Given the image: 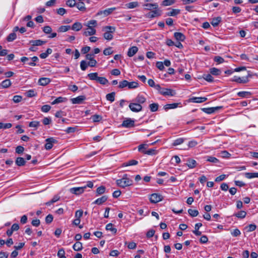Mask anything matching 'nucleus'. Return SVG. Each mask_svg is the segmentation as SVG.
I'll use <instances>...</instances> for the list:
<instances>
[{
    "label": "nucleus",
    "instance_id": "f257e3e1",
    "mask_svg": "<svg viewBox=\"0 0 258 258\" xmlns=\"http://www.w3.org/2000/svg\"><path fill=\"white\" fill-rule=\"evenodd\" d=\"M84 26L87 28L83 31V35L85 36H93L96 33V27L97 26V22L95 20H91L84 24Z\"/></svg>",
    "mask_w": 258,
    "mask_h": 258
},
{
    "label": "nucleus",
    "instance_id": "f03ea898",
    "mask_svg": "<svg viewBox=\"0 0 258 258\" xmlns=\"http://www.w3.org/2000/svg\"><path fill=\"white\" fill-rule=\"evenodd\" d=\"M117 185L122 188L131 186L133 184V180H131L127 174H124L121 179L116 181Z\"/></svg>",
    "mask_w": 258,
    "mask_h": 258
},
{
    "label": "nucleus",
    "instance_id": "7ed1b4c3",
    "mask_svg": "<svg viewBox=\"0 0 258 258\" xmlns=\"http://www.w3.org/2000/svg\"><path fill=\"white\" fill-rule=\"evenodd\" d=\"M115 27L113 26H107L103 28V31L105 32L103 34V38L108 41L112 40L113 38V34L115 31Z\"/></svg>",
    "mask_w": 258,
    "mask_h": 258
},
{
    "label": "nucleus",
    "instance_id": "20e7f679",
    "mask_svg": "<svg viewBox=\"0 0 258 258\" xmlns=\"http://www.w3.org/2000/svg\"><path fill=\"white\" fill-rule=\"evenodd\" d=\"M156 89L160 94L164 96H173L175 94V92L173 90L162 88L159 84L156 85Z\"/></svg>",
    "mask_w": 258,
    "mask_h": 258
},
{
    "label": "nucleus",
    "instance_id": "39448f33",
    "mask_svg": "<svg viewBox=\"0 0 258 258\" xmlns=\"http://www.w3.org/2000/svg\"><path fill=\"white\" fill-rule=\"evenodd\" d=\"M21 61L24 63H27L28 65L32 67L36 66V62L38 61V58L37 56H33L31 58H28L26 56L22 57L20 59Z\"/></svg>",
    "mask_w": 258,
    "mask_h": 258
},
{
    "label": "nucleus",
    "instance_id": "423d86ee",
    "mask_svg": "<svg viewBox=\"0 0 258 258\" xmlns=\"http://www.w3.org/2000/svg\"><path fill=\"white\" fill-rule=\"evenodd\" d=\"M250 77H251V75L249 74H248L247 76L243 77L234 76L231 79V81L238 83L245 84L247 83L249 81L248 78Z\"/></svg>",
    "mask_w": 258,
    "mask_h": 258
},
{
    "label": "nucleus",
    "instance_id": "0eeeda50",
    "mask_svg": "<svg viewBox=\"0 0 258 258\" xmlns=\"http://www.w3.org/2000/svg\"><path fill=\"white\" fill-rule=\"evenodd\" d=\"M131 110L134 112H139L142 110L141 104L137 102H131L128 106Z\"/></svg>",
    "mask_w": 258,
    "mask_h": 258
},
{
    "label": "nucleus",
    "instance_id": "6e6552de",
    "mask_svg": "<svg viewBox=\"0 0 258 258\" xmlns=\"http://www.w3.org/2000/svg\"><path fill=\"white\" fill-rule=\"evenodd\" d=\"M86 188V186L74 187L70 188L69 191L73 194L79 195L83 194Z\"/></svg>",
    "mask_w": 258,
    "mask_h": 258
},
{
    "label": "nucleus",
    "instance_id": "1a4fd4ad",
    "mask_svg": "<svg viewBox=\"0 0 258 258\" xmlns=\"http://www.w3.org/2000/svg\"><path fill=\"white\" fill-rule=\"evenodd\" d=\"M45 141V148L47 150H50L53 145L56 143V140L53 138H47L46 139Z\"/></svg>",
    "mask_w": 258,
    "mask_h": 258
},
{
    "label": "nucleus",
    "instance_id": "9d476101",
    "mask_svg": "<svg viewBox=\"0 0 258 258\" xmlns=\"http://www.w3.org/2000/svg\"><path fill=\"white\" fill-rule=\"evenodd\" d=\"M162 196L158 194H153L151 195L149 199L152 203H157L162 201Z\"/></svg>",
    "mask_w": 258,
    "mask_h": 258
},
{
    "label": "nucleus",
    "instance_id": "9b49d317",
    "mask_svg": "<svg viewBox=\"0 0 258 258\" xmlns=\"http://www.w3.org/2000/svg\"><path fill=\"white\" fill-rule=\"evenodd\" d=\"M161 15V11L158 8L155 9L151 12L147 14V17L149 18H153L154 17H158Z\"/></svg>",
    "mask_w": 258,
    "mask_h": 258
},
{
    "label": "nucleus",
    "instance_id": "f8f14e48",
    "mask_svg": "<svg viewBox=\"0 0 258 258\" xmlns=\"http://www.w3.org/2000/svg\"><path fill=\"white\" fill-rule=\"evenodd\" d=\"M85 99H86V97L84 95H81V96H79L76 98H72L71 99V101L74 104H81Z\"/></svg>",
    "mask_w": 258,
    "mask_h": 258
},
{
    "label": "nucleus",
    "instance_id": "ddd939ff",
    "mask_svg": "<svg viewBox=\"0 0 258 258\" xmlns=\"http://www.w3.org/2000/svg\"><path fill=\"white\" fill-rule=\"evenodd\" d=\"M222 108V106H217V107H214L203 108H202V110L204 112H205L207 114H212Z\"/></svg>",
    "mask_w": 258,
    "mask_h": 258
},
{
    "label": "nucleus",
    "instance_id": "4468645a",
    "mask_svg": "<svg viewBox=\"0 0 258 258\" xmlns=\"http://www.w3.org/2000/svg\"><path fill=\"white\" fill-rule=\"evenodd\" d=\"M143 7L145 10L152 11L154 10L155 9L158 8V5L157 3H145L143 5Z\"/></svg>",
    "mask_w": 258,
    "mask_h": 258
},
{
    "label": "nucleus",
    "instance_id": "2eb2a0df",
    "mask_svg": "<svg viewBox=\"0 0 258 258\" xmlns=\"http://www.w3.org/2000/svg\"><path fill=\"white\" fill-rule=\"evenodd\" d=\"M51 82L50 79L48 78H40L38 81V83L39 85L45 86L48 84H49Z\"/></svg>",
    "mask_w": 258,
    "mask_h": 258
},
{
    "label": "nucleus",
    "instance_id": "dca6fc26",
    "mask_svg": "<svg viewBox=\"0 0 258 258\" xmlns=\"http://www.w3.org/2000/svg\"><path fill=\"white\" fill-rule=\"evenodd\" d=\"M181 105L180 103H173L171 104H167L164 106V109L165 110H168L169 109H175L179 106V105Z\"/></svg>",
    "mask_w": 258,
    "mask_h": 258
},
{
    "label": "nucleus",
    "instance_id": "f3484780",
    "mask_svg": "<svg viewBox=\"0 0 258 258\" xmlns=\"http://www.w3.org/2000/svg\"><path fill=\"white\" fill-rule=\"evenodd\" d=\"M138 51V48L137 46H132L130 47L127 51V56L129 57L133 56Z\"/></svg>",
    "mask_w": 258,
    "mask_h": 258
},
{
    "label": "nucleus",
    "instance_id": "a211bd4d",
    "mask_svg": "<svg viewBox=\"0 0 258 258\" xmlns=\"http://www.w3.org/2000/svg\"><path fill=\"white\" fill-rule=\"evenodd\" d=\"M82 27L83 25L81 23L76 22L73 24L72 27H71V29L74 31H79L82 29Z\"/></svg>",
    "mask_w": 258,
    "mask_h": 258
},
{
    "label": "nucleus",
    "instance_id": "6ab92c4d",
    "mask_svg": "<svg viewBox=\"0 0 258 258\" xmlns=\"http://www.w3.org/2000/svg\"><path fill=\"white\" fill-rule=\"evenodd\" d=\"M116 9V8L115 7L108 8L104 11L99 12L98 13V15L103 14L105 16H107V15H109L110 14L112 13L113 12V11H114Z\"/></svg>",
    "mask_w": 258,
    "mask_h": 258
},
{
    "label": "nucleus",
    "instance_id": "aec40b11",
    "mask_svg": "<svg viewBox=\"0 0 258 258\" xmlns=\"http://www.w3.org/2000/svg\"><path fill=\"white\" fill-rule=\"evenodd\" d=\"M134 121L131 119L124 120L122 123V126L125 127H129L134 126Z\"/></svg>",
    "mask_w": 258,
    "mask_h": 258
},
{
    "label": "nucleus",
    "instance_id": "412c9836",
    "mask_svg": "<svg viewBox=\"0 0 258 258\" xmlns=\"http://www.w3.org/2000/svg\"><path fill=\"white\" fill-rule=\"evenodd\" d=\"M139 3L137 1L130 2L125 5V8L132 9L139 6Z\"/></svg>",
    "mask_w": 258,
    "mask_h": 258
},
{
    "label": "nucleus",
    "instance_id": "4be33fe9",
    "mask_svg": "<svg viewBox=\"0 0 258 258\" xmlns=\"http://www.w3.org/2000/svg\"><path fill=\"white\" fill-rule=\"evenodd\" d=\"M108 199L107 196H103L101 197V198H98L96 199L94 202V204H97V205H101L104 202H105Z\"/></svg>",
    "mask_w": 258,
    "mask_h": 258
},
{
    "label": "nucleus",
    "instance_id": "5701e85b",
    "mask_svg": "<svg viewBox=\"0 0 258 258\" xmlns=\"http://www.w3.org/2000/svg\"><path fill=\"white\" fill-rule=\"evenodd\" d=\"M146 101V98L143 95L141 94H138L135 98V101L140 104L145 103Z\"/></svg>",
    "mask_w": 258,
    "mask_h": 258
},
{
    "label": "nucleus",
    "instance_id": "b1692460",
    "mask_svg": "<svg viewBox=\"0 0 258 258\" xmlns=\"http://www.w3.org/2000/svg\"><path fill=\"white\" fill-rule=\"evenodd\" d=\"M139 86V84L137 81L128 82L127 88L129 89H136Z\"/></svg>",
    "mask_w": 258,
    "mask_h": 258
},
{
    "label": "nucleus",
    "instance_id": "393cba45",
    "mask_svg": "<svg viewBox=\"0 0 258 258\" xmlns=\"http://www.w3.org/2000/svg\"><path fill=\"white\" fill-rule=\"evenodd\" d=\"M30 43L33 46H41L45 43V42L41 40H31Z\"/></svg>",
    "mask_w": 258,
    "mask_h": 258
},
{
    "label": "nucleus",
    "instance_id": "a878e982",
    "mask_svg": "<svg viewBox=\"0 0 258 258\" xmlns=\"http://www.w3.org/2000/svg\"><path fill=\"white\" fill-rule=\"evenodd\" d=\"M210 73L214 76H219L221 73V71L216 68H212L210 69Z\"/></svg>",
    "mask_w": 258,
    "mask_h": 258
},
{
    "label": "nucleus",
    "instance_id": "bb28decb",
    "mask_svg": "<svg viewBox=\"0 0 258 258\" xmlns=\"http://www.w3.org/2000/svg\"><path fill=\"white\" fill-rule=\"evenodd\" d=\"M70 29H71V26L70 25H62V26H60L58 28L57 31L58 32L62 33V32H66Z\"/></svg>",
    "mask_w": 258,
    "mask_h": 258
},
{
    "label": "nucleus",
    "instance_id": "cd10ccee",
    "mask_svg": "<svg viewBox=\"0 0 258 258\" xmlns=\"http://www.w3.org/2000/svg\"><path fill=\"white\" fill-rule=\"evenodd\" d=\"M246 178L251 179L253 178H258V172H246L244 174Z\"/></svg>",
    "mask_w": 258,
    "mask_h": 258
},
{
    "label": "nucleus",
    "instance_id": "c85d7f7f",
    "mask_svg": "<svg viewBox=\"0 0 258 258\" xmlns=\"http://www.w3.org/2000/svg\"><path fill=\"white\" fill-rule=\"evenodd\" d=\"M11 85V81L9 79H6L3 81L1 84L2 87L3 88H7L9 87Z\"/></svg>",
    "mask_w": 258,
    "mask_h": 258
},
{
    "label": "nucleus",
    "instance_id": "c756f323",
    "mask_svg": "<svg viewBox=\"0 0 258 258\" xmlns=\"http://www.w3.org/2000/svg\"><path fill=\"white\" fill-rule=\"evenodd\" d=\"M174 37L178 41H183L185 37L183 34L180 32H175L174 34Z\"/></svg>",
    "mask_w": 258,
    "mask_h": 258
},
{
    "label": "nucleus",
    "instance_id": "7c9ffc66",
    "mask_svg": "<svg viewBox=\"0 0 258 258\" xmlns=\"http://www.w3.org/2000/svg\"><path fill=\"white\" fill-rule=\"evenodd\" d=\"M221 21V18L220 17H218L212 19L211 23L214 27H216L219 24Z\"/></svg>",
    "mask_w": 258,
    "mask_h": 258
},
{
    "label": "nucleus",
    "instance_id": "2f4dec72",
    "mask_svg": "<svg viewBox=\"0 0 258 258\" xmlns=\"http://www.w3.org/2000/svg\"><path fill=\"white\" fill-rule=\"evenodd\" d=\"M88 77L91 80L97 81L99 77H98L97 73H92L88 74Z\"/></svg>",
    "mask_w": 258,
    "mask_h": 258
},
{
    "label": "nucleus",
    "instance_id": "473e14b6",
    "mask_svg": "<svg viewBox=\"0 0 258 258\" xmlns=\"http://www.w3.org/2000/svg\"><path fill=\"white\" fill-rule=\"evenodd\" d=\"M52 52V50L51 48H47L46 52L42 53L40 54V57L42 59L46 58L49 54Z\"/></svg>",
    "mask_w": 258,
    "mask_h": 258
},
{
    "label": "nucleus",
    "instance_id": "72a5a7b5",
    "mask_svg": "<svg viewBox=\"0 0 258 258\" xmlns=\"http://www.w3.org/2000/svg\"><path fill=\"white\" fill-rule=\"evenodd\" d=\"M246 215V212L244 211H240L237 213H235L233 216L240 219H243L245 217Z\"/></svg>",
    "mask_w": 258,
    "mask_h": 258
},
{
    "label": "nucleus",
    "instance_id": "f704fd0d",
    "mask_svg": "<svg viewBox=\"0 0 258 258\" xmlns=\"http://www.w3.org/2000/svg\"><path fill=\"white\" fill-rule=\"evenodd\" d=\"M83 248L82 243L80 242H76L73 245V249L75 251H80Z\"/></svg>",
    "mask_w": 258,
    "mask_h": 258
},
{
    "label": "nucleus",
    "instance_id": "c9c22d12",
    "mask_svg": "<svg viewBox=\"0 0 258 258\" xmlns=\"http://www.w3.org/2000/svg\"><path fill=\"white\" fill-rule=\"evenodd\" d=\"M212 74H204L203 76V78L208 82H213L214 81V78L212 76Z\"/></svg>",
    "mask_w": 258,
    "mask_h": 258
},
{
    "label": "nucleus",
    "instance_id": "e433bc0d",
    "mask_svg": "<svg viewBox=\"0 0 258 258\" xmlns=\"http://www.w3.org/2000/svg\"><path fill=\"white\" fill-rule=\"evenodd\" d=\"M67 100V99L66 98L58 97L57 98H56L54 101H53L51 102V104L52 105L56 104L59 103L65 102Z\"/></svg>",
    "mask_w": 258,
    "mask_h": 258
},
{
    "label": "nucleus",
    "instance_id": "4c0bfd02",
    "mask_svg": "<svg viewBox=\"0 0 258 258\" xmlns=\"http://www.w3.org/2000/svg\"><path fill=\"white\" fill-rule=\"evenodd\" d=\"M115 92H111L110 93L107 94L106 96V98L108 101L112 102L114 101L115 99Z\"/></svg>",
    "mask_w": 258,
    "mask_h": 258
},
{
    "label": "nucleus",
    "instance_id": "58836bf2",
    "mask_svg": "<svg viewBox=\"0 0 258 258\" xmlns=\"http://www.w3.org/2000/svg\"><path fill=\"white\" fill-rule=\"evenodd\" d=\"M16 164L19 166H23L25 164V161L22 157H18L16 160Z\"/></svg>",
    "mask_w": 258,
    "mask_h": 258
},
{
    "label": "nucleus",
    "instance_id": "ea45409f",
    "mask_svg": "<svg viewBox=\"0 0 258 258\" xmlns=\"http://www.w3.org/2000/svg\"><path fill=\"white\" fill-rule=\"evenodd\" d=\"M106 188L104 186H100L96 189V196L101 195L105 192Z\"/></svg>",
    "mask_w": 258,
    "mask_h": 258
},
{
    "label": "nucleus",
    "instance_id": "a19ab883",
    "mask_svg": "<svg viewBox=\"0 0 258 258\" xmlns=\"http://www.w3.org/2000/svg\"><path fill=\"white\" fill-rule=\"evenodd\" d=\"M251 93L248 91H240L237 93V95L239 97L244 98L251 95Z\"/></svg>",
    "mask_w": 258,
    "mask_h": 258
},
{
    "label": "nucleus",
    "instance_id": "79ce46f5",
    "mask_svg": "<svg viewBox=\"0 0 258 258\" xmlns=\"http://www.w3.org/2000/svg\"><path fill=\"white\" fill-rule=\"evenodd\" d=\"M138 162L135 160H131L123 164V166L126 167L128 166L136 165L138 164Z\"/></svg>",
    "mask_w": 258,
    "mask_h": 258
},
{
    "label": "nucleus",
    "instance_id": "37998d69",
    "mask_svg": "<svg viewBox=\"0 0 258 258\" xmlns=\"http://www.w3.org/2000/svg\"><path fill=\"white\" fill-rule=\"evenodd\" d=\"M17 38V35L15 32L10 33L7 38L8 42H12L15 40Z\"/></svg>",
    "mask_w": 258,
    "mask_h": 258
},
{
    "label": "nucleus",
    "instance_id": "c03bdc74",
    "mask_svg": "<svg viewBox=\"0 0 258 258\" xmlns=\"http://www.w3.org/2000/svg\"><path fill=\"white\" fill-rule=\"evenodd\" d=\"M180 13L178 9H171L170 11L167 13V15L169 16H175Z\"/></svg>",
    "mask_w": 258,
    "mask_h": 258
},
{
    "label": "nucleus",
    "instance_id": "a18cd8bd",
    "mask_svg": "<svg viewBox=\"0 0 258 258\" xmlns=\"http://www.w3.org/2000/svg\"><path fill=\"white\" fill-rule=\"evenodd\" d=\"M77 8L80 10L82 11H85L86 8L85 7V4L83 2H79L76 5Z\"/></svg>",
    "mask_w": 258,
    "mask_h": 258
},
{
    "label": "nucleus",
    "instance_id": "49530a36",
    "mask_svg": "<svg viewBox=\"0 0 258 258\" xmlns=\"http://www.w3.org/2000/svg\"><path fill=\"white\" fill-rule=\"evenodd\" d=\"M149 145L147 144H141L138 146V150L139 152H141L144 154H145V152H146V149L148 148Z\"/></svg>",
    "mask_w": 258,
    "mask_h": 258
},
{
    "label": "nucleus",
    "instance_id": "de8ad7c7",
    "mask_svg": "<svg viewBox=\"0 0 258 258\" xmlns=\"http://www.w3.org/2000/svg\"><path fill=\"white\" fill-rule=\"evenodd\" d=\"M106 229L107 230H109L112 232L114 234L116 233L117 232V229L113 227V225L112 223H109L107 224L106 226Z\"/></svg>",
    "mask_w": 258,
    "mask_h": 258
},
{
    "label": "nucleus",
    "instance_id": "09e8293b",
    "mask_svg": "<svg viewBox=\"0 0 258 258\" xmlns=\"http://www.w3.org/2000/svg\"><path fill=\"white\" fill-rule=\"evenodd\" d=\"M206 161L214 163H217L219 162V160L217 158L213 156H207Z\"/></svg>",
    "mask_w": 258,
    "mask_h": 258
},
{
    "label": "nucleus",
    "instance_id": "8fccbe9b",
    "mask_svg": "<svg viewBox=\"0 0 258 258\" xmlns=\"http://www.w3.org/2000/svg\"><path fill=\"white\" fill-rule=\"evenodd\" d=\"M26 95L28 97H33L37 95V93L33 89L29 90L26 93Z\"/></svg>",
    "mask_w": 258,
    "mask_h": 258
},
{
    "label": "nucleus",
    "instance_id": "3c124183",
    "mask_svg": "<svg viewBox=\"0 0 258 258\" xmlns=\"http://www.w3.org/2000/svg\"><path fill=\"white\" fill-rule=\"evenodd\" d=\"M158 107H159L158 104L155 103H152V104H150V105H149L150 109L152 112H155V111H157L158 109Z\"/></svg>",
    "mask_w": 258,
    "mask_h": 258
},
{
    "label": "nucleus",
    "instance_id": "603ef678",
    "mask_svg": "<svg viewBox=\"0 0 258 258\" xmlns=\"http://www.w3.org/2000/svg\"><path fill=\"white\" fill-rule=\"evenodd\" d=\"M220 156L223 158H229L231 156V154L226 150L222 151L220 153Z\"/></svg>",
    "mask_w": 258,
    "mask_h": 258
},
{
    "label": "nucleus",
    "instance_id": "864d4df0",
    "mask_svg": "<svg viewBox=\"0 0 258 258\" xmlns=\"http://www.w3.org/2000/svg\"><path fill=\"white\" fill-rule=\"evenodd\" d=\"M256 226L254 224H251L245 227L247 232H250L254 231L256 229Z\"/></svg>",
    "mask_w": 258,
    "mask_h": 258
},
{
    "label": "nucleus",
    "instance_id": "5fc2aeb1",
    "mask_svg": "<svg viewBox=\"0 0 258 258\" xmlns=\"http://www.w3.org/2000/svg\"><path fill=\"white\" fill-rule=\"evenodd\" d=\"M158 151L155 149H150L145 152V154H147L148 155H156Z\"/></svg>",
    "mask_w": 258,
    "mask_h": 258
},
{
    "label": "nucleus",
    "instance_id": "6e6d98bb",
    "mask_svg": "<svg viewBox=\"0 0 258 258\" xmlns=\"http://www.w3.org/2000/svg\"><path fill=\"white\" fill-rule=\"evenodd\" d=\"M175 3V0H164L162 3V5L164 6H171Z\"/></svg>",
    "mask_w": 258,
    "mask_h": 258
},
{
    "label": "nucleus",
    "instance_id": "4d7b16f0",
    "mask_svg": "<svg viewBox=\"0 0 258 258\" xmlns=\"http://www.w3.org/2000/svg\"><path fill=\"white\" fill-rule=\"evenodd\" d=\"M113 53V51L111 47H108L103 50V54L105 55H109L112 54Z\"/></svg>",
    "mask_w": 258,
    "mask_h": 258
},
{
    "label": "nucleus",
    "instance_id": "13d9d810",
    "mask_svg": "<svg viewBox=\"0 0 258 258\" xmlns=\"http://www.w3.org/2000/svg\"><path fill=\"white\" fill-rule=\"evenodd\" d=\"M97 82L101 85H106L108 82V81L105 77H99Z\"/></svg>",
    "mask_w": 258,
    "mask_h": 258
},
{
    "label": "nucleus",
    "instance_id": "bf43d9fd",
    "mask_svg": "<svg viewBox=\"0 0 258 258\" xmlns=\"http://www.w3.org/2000/svg\"><path fill=\"white\" fill-rule=\"evenodd\" d=\"M40 125V122L38 121H33L29 122V126L30 127H34L37 128Z\"/></svg>",
    "mask_w": 258,
    "mask_h": 258
},
{
    "label": "nucleus",
    "instance_id": "052dcab7",
    "mask_svg": "<svg viewBox=\"0 0 258 258\" xmlns=\"http://www.w3.org/2000/svg\"><path fill=\"white\" fill-rule=\"evenodd\" d=\"M12 126V124L11 123H3L0 122V129H7L10 128Z\"/></svg>",
    "mask_w": 258,
    "mask_h": 258
},
{
    "label": "nucleus",
    "instance_id": "680f3d73",
    "mask_svg": "<svg viewBox=\"0 0 258 258\" xmlns=\"http://www.w3.org/2000/svg\"><path fill=\"white\" fill-rule=\"evenodd\" d=\"M91 118L93 122H96L100 121L102 119V117L101 115L95 114L93 115L91 117Z\"/></svg>",
    "mask_w": 258,
    "mask_h": 258
},
{
    "label": "nucleus",
    "instance_id": "e2e57ef3",
    "mask_svg": "<svg viewBox=\"0 0 258 258\" xmlns=\"http://www.w3.org/2000/svg\"><path fill=\"white\" fill-rule=\"evenodd\" d=\"M128 81L126 80H123L119 83L118 87L122 89L125 87H127Z\"/></svg>",
    "mask_w": 258,
    "mask_h": 258
},
{
    "label": "nucleus",
    "instance_id": "0e129e2a",
    "mask_svg": "<svg viewBox=\"0 0 258 258\" xmlns=\"http://www.w3.org/2000/svg\"><path fill=\"white\" fill-rule=\"evenodd\" d=\"M231 234L234 237H237L241 234V232L238 229L236 228L231 231Z\"/></svg>",
    "mask_w": 258,
    "mask_h": 258
},
{
    "label": "nucleus",
    "instance_id": "69168bd1",
    "mask_svg": "<svg viewBox=\"0 0 258 258\" xmlns=\"http://www.w3.org/2000/svg\"><path fill=\"white\" fill-rule=\"evenodd\" d=\"M200 242L202 244H205L208 241V238L206 235H202L199 239Z\"/></svg>",
    "mask_w": 258,
    "mask_h": 258
},
{
    "label": "nucleus",
    "instance_id": "338daca9",
    "mask_svg": "<svg viewBox=\"0 0 258 258\" xmlns=\"http://www.w3.org/2000/svg\"><path fill=\"white\" fill-rule=\"evenodd\" d=\"M83 214V211L82 210H79L76 211L75 212V218L76 219H79L82 217Z\"/></svg>",
    "mask_w": 258,
    "mask_h": 258
},
{
    "label": "nucleus",
    "instance_id": "774afa93",
    "mask_svg": "<svg viewBox=\"0 0 258 258\" xmlns=\"http://www.w3.org/2000/svg\"><path fill=\"white\" fill-rule=\"evenodd\" d=\"M57 256L59 258H67L65 256V251L63 249H60L58 251Z\"/></svg>",
    "mask_w": 258,
    "mask_h": 258
}]
</instances>
